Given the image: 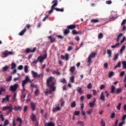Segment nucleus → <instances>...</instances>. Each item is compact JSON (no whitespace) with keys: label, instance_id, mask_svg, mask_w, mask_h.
<instances>
[{"label":"nucleus","instance_id":"1","mask_svg":"<svg viewBox=\"0 0 126 126\" xmlns=\"http://www.w3.org/2000/svg\"><path fill=\"white\" fill-rule=\"evenodd\" d=\"M54 77H50L47 80L46 85L48 88H49V90H48V94H52V92H54L56 91V87H55V85L56 84V82L53 80Z\"/></svg>","mask_w":126,"mask_h":126},{"label":"nucleus","instance_id":"2","mask_svg":"<svg viewBox=\"0 0 126 126\" xmlns=\"http://www.w3.org/2000/svg\"><path fill=\"white\" fill-rule=\"evenodd\" d=\"M52 3H53V5L51 6V9L49 11V14L53 13L54 10L55 9L56 6H57L59 3L58 2V0H54L52 2Z\"/></svg>","mask_w":126,"mask_h":126},{"label":"nucleus","instance_id":"3","mask_svg":"<svg viewBox=\"0 0 126 126\" xmlns=\"http://www.w3.org/2000/svg\"><path fill=\"white\" fill-rule=\"evenodd\" d=\"M47 57H48V55L47 53H45V54L43 56H40L37 58V61L40 63H42L44 61V60H46L47 59Z\"/></svg>","mask_w":126,"mask_h":126},{"label":"nucleus","instance_id":"4","mask_svg":"<svg viewBox=\"0 0 126 126\" xmlns=\"http://www.w3.org/2000/svg\"><path fill=\"white\" fill-rule=\"evenodd\" d=\"M18 84H15L13 85H11L9 88V91H11L12 92H15L18 88Z\"/></svg>","mask_w":126,"mask_h":126},{"label":"nucleus","instance_id":"5","mask_svg":"<svg viewBox=\"0 0 126 126\" xmlns=\"http://www.w3.org/2000/svg\"><path fill=\"white\" fill-rule=\"evenodd\" d=\"M31 73L33 78H39V77H41V76H43V73L38 74V73L33 70L31 71Z\"/></svg>","mask_w":126,"mask_h":126},{"label":"nucleus","instance_id":"6","mask_svg":"<svg viewBox=\"0 0 126 126\" xmlns=\"http://www.w3.org/2000/svg\"><path fill=\"white\" fill-rule=\"evenodd\" d=\"M126 36H124L123 39L121 41L120 43L118 42L114 45H112L111 46V48H112V49H115V48H118V46H120V45H121V44H123V43H124V42H125V41H126Z\"/></svg>","mask_w":126,"mask_h":126},{"label":"nucleus","instance_id":"7","mask_svg":"<svg viewBox=\"0 0 126 126\" xmlns=\"http://www.w3.org/2000/svg\"><path fill=\"white\" fill-rule=\"evenodd\" d=\"M29 81H30V78H29V77H28V76H26L25 77V80L22 81V87H24V86H25V85H26V84H27V83H28V82H29Z\"/></svg>","mask_w":126,"mask_h":126},{"label":"nucleus","instance_id":"8","mask_svg":"<svg viewBox=\"0 0 126 126\" xmlns=\"http://www.w3.org/2000/svg\"><path fill=\"white\" fill-rule=\"evenodd\" d=\"M2 54L3 55V56H4L5 58H6V57H8V56H11L12 55H13L14 53L12 51L5 50L4 52H2Z\"/></svg>","mask_w":126,"mask_h":126},{"label":"nucleus","instance_id":"9","mask_svg":"<svg viewBox=\"0 0 126 126\" xmlns=\"http://www.w3.org/2000/svg\"><path fill=\"white\" fill-rule=\"evenodd\" d=\"M36 51V47L33 48L32 50H31L30 48H27L26 49V53L27 54H30V53H34Z\"/></svg>","mask_w":126,"mask_h":126},{"label":"nucleus","instance_id":"10","mask_svg":"<svg viewBox=\"0 0 126 126\" xmlns=\"http://www.w3.org/2000/svg\"><path fill=\"white\" fill-rule=\"evenodd\" d=\"M10 97V95H6L5 98H3L1 101V103L3 104L6 101L7 102L9 101V97Z\"/></svg>","mask_w":126,"mask_h":126},{"label":"nucleus","instance_id":"11","mask_svg":"<svg viewBox=\"0 0 126 126\" xmlns=\"http://www.w3.org/2000/svg\"><path fill=\"white\" fill-rule=\"evenodd\" d=\"M67 28L69 30H72V29H75V28H76V25H75L74 24L70 25L67 26Z\"/></svg>","mask_w":126,"mask_h":126},{"label":"nucleus","instance_id":"12","mask_svg":"<svg viewBox=\"0 0 126 126\" xmlns=\"http://www.w3.org/2000/svg\"><path fill=\"white\" fill-rule=\"evenodd\" d=\"M96 102V98H94L93 102H89V105L91 108H93L95 106V103Z\"/></svg>","mask_w":126,"mask_h":126},{"label":"nucleus","instance_id":"13","mask_svg":"<svg viewBox=\"0 0 126 126\" xmlns=\"http://www.w3.org/2000/svg\"><path fill=\"white\" fill-rule=\"evenodd\" d=\"M30 105L32 111H35V110L36 109V104H35V103L31 102Z\"/></svg>","mask_w":126,"mask_h":126},{"label":"nucleus","instance_id":"14","mask_svg":"<svg viewBox=\"0 0 126 126\" xmlns=\"http://www.w3.org/2000/svg\"><path fill=\"white\" fill-rule=\"evenodd\" d=\"M61 59H62V60H65V61H68V59H69V58L68 57V54H65V57L63 55H62Z\"/></svg>","mask_w":126,"mask_h":126},{"label":"nucleus","instance_id":"15","mask_svg":"<svg viewBox=\"0 0 126 126\" xmlns=\"http://www.w3.org/2000/svg\"><path fill=\"white\" fill-rule=\"evenodd\" d=\"M100 99L102 102H105V95H104V92H102L100 95Z\"/></svg>","mask_w":126,"mask_h":126},{"label":"nucleus","instance_id":"16","mask_svg":"<svg viewBox=\"0 0 126 126\" xmlns=\"http://www.w3.org/2000/svg\"><path fill=\"white\" fill-rule=\"evenodd\" d=\"M76 90L79 94H82L83 93V90H82V88L80 87H78Z\"/></svg>","mask_w":126,"mask_h":126},{"label":"nucleus","instance_id":"17","mask_svg":"<svg viewBox=\"0 0 126 126\" xmlns=\"http://www.w3.org/2000/svg\"><path fill=\"white\" fill-rule=\"evenodd\" d=\"M123 36H124V34L123 33H120L117 36L116 41L117 42H120V40H121V38H122V37H123Z\"/></svg>","mask_w":126,"mask_h":126},{"label":"nucleus","instance_id":"18","mask_svg":"<svg viewBox=\"0 0 126 126\" xmlns=\"http://www.w3.org/2000/svg\"><path fill=\"white\" fill-rule=\"evenodd\" d=\"M48 38L50 40L51 43H54L56 41V37H53L52 36H49L48 37Z\"/></svg>","mask_w":126,"mask_h":126},{"label":"nucleus","instance_id":"19","mask_svg":"<svg viewBox=\"0 0 126 126\" xmlns=\"http://www.w3.org/2000/svg\"><path fill=\"white\" fill-rule=\"evenodd\" d=\"M44 126H55L54 123H53L52 122L50 123H44Z\"/></svg>","mask_w":126,"mask_h":126},{"label":"nucleus","instance_id":"20","mask_svg":"<svg viewBox=\"0 0 126 126\" xmlns=\"http://www.w3.org/2000/svg\"><path fill=\"white\" fill-rule=\"evenodd\" d=\"M27 30H26V28H25L24 30H23L22 31H21L20 32H19V35L20 36H23L24 35V33L25 32H26Z\"/></svg>","mask_w":126,"mask_h":126},{"label":"nucleus","instance_id":"21","mask_svg":"<svg viewBox=\"0 0 126 126\" xmlns=\"http://www.w3.org/2000/svg\"><path fill=\"white\" fill-rule=\"evenodd\" d=\"M74 71H75V66H73L70 67V72H71V73L73 74L74 73Z\"/></svg>","mask_w":126,"mask_h":126},{"label":"nucleus","instance_id":"22","mask_svg":"<svg viewBox=\"0 0 126 126\" xmlns=\"http://www.w3.org/2000/svg\"><path fill=\"white\" fill-rule=\"evenodd\" d=\"M9 69V66L6 65L2 68V70L4 72V71H7V70H8Z\"/></svg>","mask_w":126,"mask_h":126},{"label":"nucleus","instance_id":"23","mask_svg":"<svg viewBox=\"0 0 126 126\" xmlns=\"http://www.w3.org/2000/svg\"><path fill=\"white\" fill-rule=\"evenodd\" d=\"M22 108H21V107L20 106H14L13 108V109L14 110V111H20Z\"/></svg>","mask_w":126,"mask_h":126},{"label":"nucleus","instance_id":"24","mask_svg":"<svg viewBox=\"0 0 126 126\" xmlns=\"http://www.w3.org/2000/svg\"><path fill=\"white\" fill-rule=\"evenodd\" d=\"M31 119L32 122H35V121H36V115H35V114H32L31 116Z\"/></svg>","mask_w":126,"mask_h":126},{"label":"nucleus","instance_id":"25","mask_svg":"<svg viewBox=\"0 0 126 126\" xmlns=\"http://www.w3.org/2000/svg\"><path fill=\"white\" fill-rule=\"evenodd\" d=\"M125 50H126V45H123L122 46V47L120 50V53L121 55L123 54V53L124 51H125Z\"/></svg>","mask_w":126,"mask_h":126},{"label":"nucleus","instance_id":"26","mask_svg":"<svg viewBox=\"0 0 126 126\" xmlns=\"http://www.w3.org/2000/svg\"><path fill=\"white\" fill-rule=\"evenodd\" d=\"M122 91H123V90L121 88H118L116 89V94H121L122 93Z\"/></svg>","mask_w":126,"mask_h":126},{"label":"nucleus","instance_id":"27","mask_svg":"<svg viewBox=\"0 0 126 126\" xmlns=\"http://www.w3.org/2000/svg\"><path fill=\"white\" fill-rule=\"evenodd\" d=\"M76 107V102L75 101L71 103V108H75Z\"/></svg>","mask_w":126,"mask_h":126},{"label":"nucleus","instance_id":"28","mask_svg":"<svg viewBox=\"0 0 126 126\" xmlns=\"http://www.w3.org/2000/svg\"><path fill=\"white\" fill-rule=\"evenodd\" d=\"M107 54L108 55V58H112V50L107 49Z\"/></svg>","mask_w":126,"mask_h":126},{"label":"nucleus","instance_id":"29","mask_svg":"<svg viewBox=\"0 0 126 126\" xmlns=\"http://www.w3.org/2000/svg\"><path fill=\"white\" fill-rule=\"evenodd\" d=\"M54 10H56V11L61 12H63L64 9L63 8H62V9H60L59 8H56L54 9Z\"/></svg>","mask_w":126,"mask_h":126},{"label":"nucleus","instance_id":"30","mask_svg":"<svg viewBox=\"0 0 126 126\" xmlns=\"http://www.w3.org/2000/svg\"><path fill=\"white\" fill-rule=\"evenodd\" d=\"M69 32H70L69 30L67 28L64 30L63 33L64 35H67V34H68Z\"/></svg>","mask_w":126,"mask_h":126},{"label":"nucleus","instance_id":"31","mask_svg":"<svg viewBox=\"0 0 126 126\" xmlns=\"http://www.w3.org/2000/svg\"><path fill=\"white\" fill-rule=\"evenodd\" d=\"M116 89V88L115 87V86L114 85H112L111 86V91L110 92L112 94H114L115 93V90Z\"/></svg>","mask_w":126,"mask_h":126},{"label":"nucleus","instance_id":"32","mask_svg":"<svg viewBox=\"0 0 126 126\" xmlns=\"http://www.w3.org/2000/svg\"><path fill=\"white\" fill-rule=\"evenodd\" d=\"M74 78H75L74 76H72L70 77V81L71 83H74Z\"/></svg>","mask_w":126,"mask_h":126},{"label":"nucleus","instance_id":"33","mask_svg":"<svg viewBox=\"0 0 126 126\" xmlns=\"http://www.w3.org/2000/svg\"><path fill=\"white\" fill-rule=\"evenodd\" d=\"M92 112H93V109L91 108L87 111V115H91V114H92Z\"/></svg>","mask_w":126,"mask_h":126},{"label":"nucleus","instance_id":"34","mask_svg":"<svg viewBox=\"0 0 126 126\" xmlns=\"http://www.w3.org/2000/svg\"><path fill=\"white\" fill-rule=\"evenodd\" d=\"M10 108V104H9V106H6L3 107L2 110V111H5L6 110H9Z\"/></svg>","mask_w":126,"mask_h":126},{"label":"nucleus","instance_id":"35","mask_svg":"<svg viewBox=\"0 0 126 126\" xmlns=\"http://www.w3.org/2000/svg\"><path fill=\"white\" fill-rule=\"evenodd\" d=\"M91 22H92V23H98V22H100V21L97 19H94L91 20Z\"/></svg>","mask_w":126,"mask_h":126},{"label":"nucleus","instance_id":"36","mask_svg":"<svg viewBox=\"0 0 126 126\" xmlns=\"http://www.w3.org/2000/svg\"><path fill=\"white\" fill-rule=\"evenodd\" d=\"M122 64H123V69H126V61H123Z\"/></svg>","mask_w":126,"mask_h":126},{"label":"nucleus","instance_id":"37","mask_svg":"<svg viewBox=\"0 0 126 126\" xmlns=\"http://www.w3.org/2000/svg\"><path fill=\"white\" fill-rule=\"evenodd\" d=\"M89 57H90V58H95V57H96V53L94 52H92V53H91Z\"/></svg>","mask_w":126,"mask_h":126},{"label":"nucleus","instance_id":"38","mask_svg":"<svg viewBox=\"0 0 126 126\" xmlns=\"http://www.w3.org/2000/svg\"><path fill=\"white\" fill-rule=\"evenodd\" d=\"M17 94L16 93H15L14 94L13 97L12 98V100H13V102H15V101H16V96H17Z\"/></svg>","mask_w":126,"mask_h":126},{"label":"nucleus","instance_id":"39","mask_svg":"<svg viewBox=\"0 0 126 126\" xmlns=\"http://www.w3.org/2000/svg\"><path fill=\"white\" fill-rule=\"evenodd\" d=\"M12 79V77L11 76H9L6 79V82H9L10 81H11V80Z\"/></svg>","mask_w":126,"mask_h":126},{"label":"nucleus","instance_id":"40","mask_svg":"<svg viewBox=\"0 0 126 126\" xmlns=\"http://www.w3.org/2000/svg\"><path fill=\"white\" fill-rule=\"evenodd\" d=\"M24 70H25V72L26 73H27V72H28V65H25Z\"/></svg>","mask_w":126,"mask_h":126},{"label":"nucleus","instance_id":"41","mask_svg":"<svg viewBox=\"0 0 126 126\" xmlns=\"http://www.w3.org/2000/svg\"><path fill=\"white\" fill-rule=\"evenodd\" d=\"M16 67V64L14 63H11V69H13L14 68H15Z\"/></svg>","mask_w":126,"mask_h":126},{"label":"nucleus","instance_id":"42","mask_svg":"<svg viewBox=\"0 0 126 126\" xmlns=\"http://www.w3.org/2000/svg\"><path fill=\"white\" fill-rule=\"evenodd\" d=\"M8 124H9V122H8V120L6 119L5 120V121L4 122V125H3V126H7V125H8Z\"/></svg>","mask_w":126,"mask_h":126},{"label":"nucleus","instance_id":"43","mask_svg":"<svg viewBox=\"0 0 126 126\" xmlns=\"http://www.w3.org/2000/svg\"><path fill=\"white\" fill-rule=\"evenodd\" d=\"M119 59V54H117L115 55L114 58H113V61H117Z\"/></svg>","mask_w":126,"mask_h":126},{"label":"nucleus","instance_id":"44","mask_svg":"<svg viewBox=\"0 0 126 126\" xmlns=\"http://www.w3.org/2000/svg\"><path fill=\"white\" fill-rule=\"evenodd\" d=\"M17 122H19L20 125L22 124V120H21V118L19 117L17 118Z\"/></svg>","mask_w":126,"mask_h":126},{"label":"nucleus","instance_id":"45","mask_svg":"<svg viewBox=\"0 0 126 126\" xmlns=\"http://www.w3.org/2000/svg\"><path fill=\"white\" fill-rule=\"evenodd\" d=\"M122 106V103H119L118 105V106L116 107L118 111H120L121 110V106Z\"/></svg>","mask_w":126,"mask_h":126},{"label":"nucleus","instance_id":"46","mask_svg":"<svg viewBox=\"0 0 126 126\" xmlns=\"http://www.w3.org/2000/svg\"><path fill=\"white\" fill-rule=\"evenodd\" d=\"M100 124L101 125V126H106V124L105 123V121L103 119L101 120L100 122Z\"/></svg>","mask_w":126,"mask_h":126},{"label":"nucleus","instance_id":"47","mask_svg":"<svg viewBox=\"0 0 126 126\" xmlns=\"http://www.w3.org/2000/svg\"><path fill=\"white\" fill-rule=\"evenodd\" d=\"M121 62H119L115 66L114 68H118V67H121Z\"/></svg>","mask_w":126,"mask_h":126},{"label":"nucleus","instance_id":"48","mask_svg":"<svg viewBox=\"0 0 126 126\" xmlns=\"http://www.w3.org/2000/svg\"><path fill=\"white\" fill-rule=\"evenodd\" d=\"M34 95L35 96H37V95H38V94H39V89H36L35 90V91H34Z\"/></svg>","mask_w":126,"mask_h":126},{"label":"nucleus","instance_id":"49","mask_svg":"<svg viewBox=\"0 0 126 126\" xmlns=\"http://www.w3.org/2000/svg\"><path fill=\"white\" fill-rule=\"evenodd\" d=\"M86 97H87V98L88 99V100H89V99H91V98L92 97V95H91V94H87L86 95Z\"/></svg>","mask_w":126,"mask_h":126},{"label":"nucleus","instance_id":"50","mask_svg":"<svg viewBox=\"0 0 126 126\" xmlns=\"http://www.w3.org/2000/svg\"><path fill=\"white\" fill-rule=\"evenodd\" d=\"M61 110V107L57 106L56 108L53 109V112H56V111H60Z\"/></svg>","mask_w":126,"mask_h":126},{"label":"nucleus","instance_id":"51","mask_svg":"<svg viewBox=\"0 0 126 126\" xmlns=\"http://www.w3.org/2000/svg\"><path fill=\"white\" fill-rule=\"evenodd\" d=\"M60 82H61L62 83H63V84H64V83L66 82V80H65V79L63 78L60 80Z\"/></svg>","mask_w":126,"mask_h":126},{"label":"nucleus","instance_id":"52","mask_svg":"<svg viewBox=\"0 0 126 126\" xmlns=\"http://www.w3.org/2000/svg\"><path fill=\"white\" fill-rule=\"evenodd\" d=\"M103 33H99L98 35V39H102V38H103Z\"/></svg>","mask_w":126,"mask_h":126},{"label":"nucleus","instance_id":"53","mask_svg":"<svg viewBox=\"0 0 126 126\" xmlns=\"http://www.w3.org/2000/svg\"><path fill=\"white\" fill-rule=\"evenodd\" d=\"M77 124L78 125H79V126H84V122L82 121H78Z\"/></svg>","mask_w":126,"mask_h":126},{"label":"nucleus","instance_id":"54","mask_svg":"<svg viewBox=\"0 0 126 126\" xmlns=\"http://www.w3.org/2000/svg\"><path fill=\"white\" fill-rule=\"evenodd\" d=\"M87 87L88 89H91V88H92V84H91V83H89Z\"/></svg>","mask_w":126,"mask_h":126},{"label":"nucleus","instance_id":"55","mask_svg":"<svg viewBox=\"0 0 126 126\" xmlns=\"http://www.w3.org/2000/svg\"><path fill=\"white\" fill-rule=\"evenodd\" d=\"M12 110H13V107H12V105L10 104V108L9 109V111L8 112L10 113L12 112Z\"/></svg>","mask_w":126,"mask_h":126},{"label":"nucleus","instance_id":"56","mask_svg":"<svg viewBox=\"0 0 126 126\" xmlns=\"http://www.w3.org/2000/svg\"><path fill=\"white\" fill-rule=\"evenodd\" d=\"M27 110H28V106H27V105H26L24 107V113H26V112H27Z\"/></svg>","mask_w":126,"mask_h":126},{"label":"nucleus","instance_id":"57","mask_svg":"<svg viewBox=\"0 0 126 126\" xmlns=\"http://www.w3.org/2000/svg\"><path fill=\"white\" fill-rule=\"evenodd\" d=\"M31 87H32V88H37V85H34L33 83L31 84Z\"/></svg>","mask_w":126,"mask_h":126},{"label":"nucleus","instance_id":"58","mask_svg":"<svg viewBox=\"0 0 126 126\" xmlns=\"http://www.w3.org/2000/svg\"><path fill=\"white\" fill-rule=\"evenodd\" d=\"M80 112H79V111H75L74 112V115H75V116H78L79 115V113H80Z\"/></svg>","mask_w":126,"mask_h":126},{"label":"nucleus","instance_id":"59","mask_svg":"<svg viewBox=\"0 0 126 126\" xmlns=\"http://www.w3.org/2000/svg\"><path fill=\"white\" fill-rule=\"evenodd\" d=\"M72 33L73 34V35H76L77 34V32L76 31V30H73L72 31Z\"/></svg>","mask_w":126,"mask_h":126},{"label":"nucleus","instance_id":"60","mask_svg":"<svg viewBox=\"0 0 126 126\" xmlns=\"http://www.w3.org/2000/svg\"><path fill=\"white\" fill-rule=\"evenodd\" d=\"M12 126H16V123H15V118H13V119Z\"/></svg>","mask_w":126,"mask_h":126},{"label":"nucleus","instance_id":"61","mask_svg":"<svg viewBox=\"0 0 126 126\" xmlns=\"http://www.w3.org/2000/svg\"><path fill=\"white\" fill-rule=\"evenodd\" d=\"M91 59L92 58L90 57V56H89L88 58V63H91Z\"/></svg>","mask_w":126,"mask_h":126},{"label":"nucleus","instance_id":"62","mask_svg":"<svg viewBox=\"0 0 126 126\" xmlns=\"http://www.w3.org/2000/svg\"><path fill=\"white\" fill-rule=\"evenodd\" d=\"M114 75V72H110L109 73V77H112Z\"/></svg>","mask_w":126,"mask_h":126},{"label":"nucleus","instance_id":"63","mask_svg":"<svg viewBox=\"0 0 126 126\" xmlns=\"http://www.w3.org/2000/svg\"><path fill=\"white\" fill-rule=\"evenodd\" d=\"M126 20L124 19L123 20V21H122V23H121V25L123 26V25H125V24H126Z\"/></svg>","mask_w":126,"mask_h":126},{"label":"nucleus","instance_id":"64","mask_svg":"<svg viewBox=\"0 0 126 126\" xmlns=\"http://www.w3.org/2000/svg\"><path fill=\"white\" fill-rule=\"evenodd\" d=\"M125 123V121H123L122 122L120 123L119 124V126H124Z\"/></svg>","mask_w":126,"mask_h":126}]
</instances>
